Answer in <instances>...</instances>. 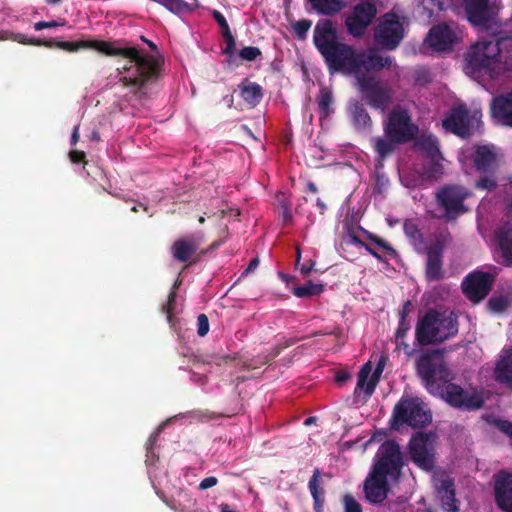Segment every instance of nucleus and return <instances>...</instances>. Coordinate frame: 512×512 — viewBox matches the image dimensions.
<instances>
[{"instance_id":"1","label":"nucleus","mask_w":512,"mask_h":512,"mask_svg":"<svg viewBox=\"0 0 512 512\" xmlns=\"http://www.w3.org/2000/svg\"><path fill=\"white\" fill-rule=\"evenodd\" d=\"M313 43L330 75L340 73L356 78L362 72H379L393 64L390 56H382L375 50L356 51L353 46L339 41L337 30L329 19L316 23Z\"/></svg>"},{"instance_id":"2","label":"nucleus","mask_w":512,"mask_h":512,"mask_svg":"<svg viewBox=\"0 0 512 512\" xmlns=\"http://www.w3.org/2000/svg\"><path fill=\"white\" fill-rule=\"evenodd\" d=\"M54 48L68 52H76L80 49H95L107 56H121L134 64L131 75L122 76L119 81L126 87L141 91L148 83H153L161 75L162 62L153 55L144 53L135 46L116 47L113 42L104 40H80L75 42L57 41L53 39Z\"/></svg>"},{"instance_id":"3","label":"nucleus","mask_w":512,"mask_h":512,"mask_svg":"<svg viewBox=\"0 0 512 512\" xmlns=\"http://www.w3.org/2000/svg\"><path fill=\"white\" fill-rule=\"evenodd\" d=\"M384 138H377L375 150L381 158L393 153L395 146L412 141L418 133L409 111L397 105L393 107L383 123Z\"/></svg>"},{"instance_id":"4","label":"nucleus","mask_w":512,"mask_h":512,"mask_svg":"<svg viewBox=\"0 0 512 512\" xmlns=\"http://www.w3.org/2000/svg\"><path fill=\"white\" fill-rule=\"evenodd\" d=\"M458 316L453 311L429 309L415 328V340L419 346L435 345L457 335Z\"/></svg>"},{"instance_id":"5","label":"nucleus","mask_w":512,"mask_h":512,"mask_svg":"<svg viewBox=\"0 0 512 512\" xmlns=\"http://www.w3.org/2000/svg\"><path fill=\"white\" fill-rule=\"evenodd\" d=\"M501 63L499 39L483 38L472 44L464 55V72L472 78L492 77L494 68Z\"/></svg>"},{"instance_id":"6","label":"nucleus","mask_w":512,"mask_h":512,"mask_svg":"<svg viewBox=\"0 0 512 512\" xmlns=\"http://www.w3.org/2000/svg\"><path fill=\"white\" fill-rule=\"evenodd\" d=\"M444 353L445 349L428 350L415 362L417 375L432 394L438 393L441 387L453 378L445 362Z\"/></svg>"},{"instance_id":"7","label":"nucleus","mask_w":512,"mask_h":512,"mask_svg":"<svg viewBox=\"0 0 512 512\" xmlns=\"http://www.w3.org/2000/svg\"><path fill=\"white\" fill-rule=\"evenodd\" d=\"M407 18L394 11L383 14L374 29V42L383 50L397 49L405 37V23Z\"/></svg>"},{"instance_id":"8","label":"nucleus","mask_w":512,"mask_h":512,"mask_svg":"<svg viewBox=\"0 0 512 512\" xmlns=\"http://www.w3.org/2000/svg\"><path fill=\"white\" fill-rule=\"evenodd\" d=\"M368 73L362 72L355 78L358 90L371 108L385 111L393 102L394 91L381 79Z\"/></svg>"},{"instance_id":"9","label":"nucleus","mask_w":512,"mask_h":512,"mask_svg":"<svg viewBox=\"0 0 512 512\" xmlns=\"http://www.w3.org/2000/svg\"><path fill=\"white\" fill-rule=\"evenodd\" d=\"M432 415L418 398H402L394 407V425H408L420 428L430 424Z\"/></svg>"},{"instance_id":"10","label":"nucleus","mask_w":512,"mask_h":512,"mask_svg":"<svg viewBox=\"0 0 512 512\" xmlns=\"http://www.w3.org/2000/svg\"><path fill=\"white\" fill-rule=\"evenodd\" d=\"M470 192L460 185H444L436 192V202L444 211V217L448 220H455L466 213L468 208L465 200Z\"/></svg>"},{"instance_id":"11","label":"nucleus","mask_w":512,"mask_h":512,"mask_svg":"<svg viewBox=\"0 0 512 512\" xmlns=\"http://www.w3.org/2000/svg\"><path fill=\"white\" fill-rule=\"evenodd\" d=\"M403 466L400 445L395 440H387L378 448L372 470L397 479Z\"/></svg>"},{"instance_id":"12","label":"nucleus","mask_w":512,"mask_h":512,"mask_svg":"<svg viewBox=\"0 0 512 512\" xmlns=\"http://www.w3.org/2000/svg\"><path fill=\"white\" fill-rule=\"evenodd\" d=\"M448 233H437L428 247L424 249L425 277L429 282L440 281L444 278L443 254L449 242Z\"/></svg>"},{"instance_id":"13","label":"nucleus","mask_w":512,"mask_h":512,"mask_svg":"<svg viewBox=\"0 0 512 512\" xmlns=\"http://www.w3.org/2000/svg\"><path fill=\"white\" fill-rule=\"evenodd\" d=\"M435 439L436 434L433 432H418L409 441L410 459L423 470L430 471L434 467L433 445Z\"/></svg>"},{"instance_id":"14","label":"nucleus","mask_w":512,"mask_h":512,"mask_svg":"<svg viewBox=\"0 0 512 512\" xmlns=\"http://www.w3.org/2000/svg\"><path fill=\"white\" fill-rule=\"evenodd\" d=\"M495 279V274L474 270L463 278L461 283L462 292L471 302L479 303L488 296Z\"/></svg>"},{"instance_id":"15","label":"nucleus","mask_w":512,"mask_h":512,"mask_svg":"<svg viewBox=\"0 0 512 512\" xmlns=\"http://www.w3.org/2000/svg\"><path fill=\"white\" fill-rule=\"evenodd\" d=\"M376 15L377 7L373 1L363 0L359 2L345 20L348 33L355 38H361Z\"/></svg>"},{"instance_id":"16","label":"nucleus","mask_w":512,"mask_h":512,"mask_svg":"<svg viewBox=\"0 0 512 512\" xmlns=\"http://www.w3.org/2000/svg\"><path fill=\"white\" fill-rule=\"evenodd\" d=\"M445 400L455 408L474 411L483 407L484 398L477 389L466 390L454 383H446Z\"/></svg>"},{"instance_id":"17","label":"nucleus","mask_w":512,"mask_h":512,"mask_svg":"<svg viewBox=\"0 0 512 512\" xmlns=\"http://www.w3.org/2000/svg\"><path fill=\"white\" fill-rule=\"evenodd\" d=\"M467 20L474 26L487 27L497 15L498 8L490 0H461Z\"/></svg>"},{"instance_id":"18","label":"nucleus","mask_w":512,"mask_h":512,"mask_svg":"<svg viewBox=\"0 0 512 512\" xmlns=\"http://www.w3.org/2000/svg\"><path fill=\"white\" fill-rule=\"evenodd\" d=\"M458 41L459 36L456 27L448 23H440L433 26L425 39L428 46L439 52L451 50Z\"/></svg>"},{"instance_id":"19","label":"nucleus","mask_w":512,"mask_h":512,"mask_svg":"<svg viewBox=\"0 0 512 512\" xmlns=\"http://www.w3.org/2000/svg\"><path fill=\"white\" fill-rule=\"evenodd\" d=\"M199 247L200 240L195 235H185L174 241L170 252L176 261L193 264L206 253L204 250L198 253Z\"/></svg>"},{"instance_id":"20","label":"nucleus","mask_w":512,"mask_h":512,"mask_svg":"<svg viewBox=\"0 0 512 512\" xmlns=\"http://www.w3.org/2000/svg\"><path fill=\"white\" fill-rule=\"evenodd\" d=\"M443 127L460 137L470 135L469 111L464 104L453 107L450 113L443 119Z\"/></svg>"},{"instance_id":"21","label":"nucleus","mask_w":512,"mask_h":512,"mask_svg":"<svg viewBox=\"0 0 512 512\" xmlns=\"http://www.w3.org/2000/svg\"><path fill=\"white\" fill-rule=\"evenodd\" d=\"M387 475L371 470L364 482L365 497L371 503H381L387 498L389 486Z\"/></svg>"},{"instance_id":"22","label":"nucleus","mask_w":512,"mask_h":512,"mask_svg":"<svg viewBox=\"0 0 512 512\" xmlns=\"http://www.w3.org/2000/svg\"><path fill=\"white\" fill-rule=\"evenodd\" d=\"M495 503L503 512H512V473L501 472L494 483Z\"/></svg>"},{"instance_id":"23","label":"nucleus","mask_w":512,"mask_h":512,"mask_svg":"<svg viewBox=\"0 0 512 512\" xmlns=\"http://www.w3.org/2000/svg\"><path fill=\"white\" fill-rule=\"evenodd\" d=\"M384 366L385 359L381 358L378 361L370 379L368 380L372 371V366L370 362L365 363L358 373V380L355 393L357 392V390H364L365 395L367 397H370L375 391V388L379 382V378L384 370Z\"/></svg>"},{"instance_id":"24","label":"nucleus","mask_w":512,"mask_h":512,"mask_svg":"<svg viewBox=\"0 0 512 512\" xmlns=\"http://www.w3.org/2000/svg\"><path fill=\"white\" fill-rule=\"evenodd\" d=\"M491 116L500 125L512 128V90L492 99Z\"/></svg>"},{"instance_id":"25","label":"nucleus","mask_w":512,"mask_h":512,"mask_svg":"<svg viewBox=\"0 0 512 512\" xmlns=\"http://www.w3.org/2000/svg\"><path fill=\"white\" fill-rule=\"evenodd\" d=\"M475 169L483 174H493L497 168V158L492 147L477 145L472 156Z\"/></svg>"},{"instance_id":"26","label":"nucleus","mask_w":512,"mask_h":512,"mask_svg":"<svg viewBox=\"0 0 512 512\" xmlns=\"http://www.w3.org/2000/svg\"><path fill=\"white\" fill-rule=\"evenodd\" d=\"M349 113L351 116L352 124L356 130L366 131L371 129L372 119L360 101L355 100L350 103Z\"/></svg>"},{"instance_id":"27","label":"nucleus","mask_w":512,"mask_h":512,"mask_svg":"<svg viewBox=\"0 0 512 512\" xmlns=\"http://www.w3.org/2000/svg\"><path fill=\"white\" fill-rule=\"evenodd\" d=\"M239 91L241 98L250 106H257L263 98L262 87L250 81L248 78H244L239 84Z\"/></svg>"},{"instance_id":"28","label":"nucleus","mask_w":512,"mask_h":512,"mask_svg":"<svg viewBox=\"0 0 512 512\" xmlns=\"http://www.w3.org/2000/svg\"><path fill=\"white\" fill-rule=\"evenodd\" d=\"M321 472L319 468H315L313 474L308 482V489L311 493V496L314 501V511L322 512L324 501H325V491L321 486L320 481Z\"/></svg>"},{"instance_id":"29","label":"nucleus","mask_w":512,"mask_h":512,"mask_svg":"<svg viewBox=\"0 0 512 512\" xmlns=\"http://www.w3.org/2000/svg\"><path fill=\"white\" fill-rule=\"evenodd\" d=\"M416 147L428 159L439 158L443 154L440 151V144L438 138L433 134H422L416 140Z\"/></svg>"},{"instance_id":"30","label":"nucleus","mask_w":512,"mask_h":512,"mask_svg":"<svg viewBox=\"0 0 512 512\" xmlns=\"http://www.w3.org/2000/svg\"><path fill=\"white\" fill-rule=\"evenodd\" d=\"M403 230L415 251L419 254H423L424 249H426L428 245L425 244L423 233L418 225L413 220H406L403 225Z\"/></svg>"},{"instance_id":"31","label":"nucleus","mask_w":512,"mask_h":512,"mask_svg":"<svg viewBox=\"0 0 512 512\" xmlns=\"http://www.w3.org/2000/svg\"><path fill=\"white\" fill-rule=\"evenodd\" d=\"M495 379L499 383L512 387V349L497 362L495 368Z\"/></svg>"},{"instance_id":"32","label":"nucleus","mask_w":512,"mask_h":512,"mask_svg":"<svg viewBox=\"0 0 512 512\" xmlns=\"http://www.w3.org/2000/svg\"><path fill=\"white\" fill-rule=\"evenodd\" d=\"M313 10L320 15L333 16L339 13L343 7V0H308Z\"/></svg>"},{"instance_id":"33","label":"nucleus","mask_w":512,"mask_h":512,"mask_svg":"<svg viewBox=\"0 0 512 512\" xmlns=\"http://www.w3.org/2000/svg\"><path fill=\"white\" fill-rule=\"evenodd\" d=\"M444 156H440L439 158H430L423 165V173L427 179L430 180H439L443 177L444 170Z\"/></svg>"},{"instance_id":"34","label":"nucleus","mask_w":512,"mask_h":512,"mask_svg":"<svg viewBox=\"0 0 512 512\" xmlns=\"http://www.w3.org/2000/svg\"><path fill=\"white\" fill-rule=\"evenodd\" d=\"M323 291V284H315L312 281H307L304 285L292 289L293 295L298 298H312L321 295Z\"/></svg>"},{"instance_id":"35","label":"nucleus","mask_w":512,"mask_h":512,"mask_svg":"<svg viewBox=\"0 0 512 512\" xmlns=\"http://www.w3.org/2000/svg\"><path fill=\"white\" fill-rule=\"evenodd\" d=\"M501 53V62L505 68L512 72V37H498Z\"/></svg>"},{"instance_id":"36","label":"nucleus","mask_w":512,"mask_h":512,"mask_svg":"<svg viewBox=\"0 0 512 512\" xmlns=\"http://www.w3.org/2000/svg\"><path fill=\"white\" fill-rule=\"evenodd\" d=\"M411 325L408 320H400L395 332V342L397 347H403L406 354L411 355L414 350H410L409 345L405 342V337L410 330Z\"/></svg>"},{"instance_id":"37","label":"nucleus","mask_w":512,"mask_h":512,"mask_svg":"<svg viewBox=\"0 0 512 512\" xmlns=\"http://www.w3.org/2000/svg\"><path fill=\"white\" fill-rule=\"evenodd\" d=\"M364 233L366 234V239L369 241L368 244L371 246L374 245L390 257H395L397 255V251L386 240L366 230Z\"/></svg>"},{"instance_id":"38","label":"nucleus","mask_w":512,"mask_h":512,"mask_svg":"<svg viewBox=\"0 0 512 512\" xmlns=\"http://www.w3.org/2000/svg\"><path fill=\"white\" fill-rule=\"evenodd\" d=\"M317 102L321 117H327L332 112L333 96L331 91L326 88L321 89Z\"/></svg>"},{"instance_id":"39","label":"nucleus","mask_w":512,"mask_h":512,"mask_svg":"<svg viewBox=\"0 0 512 512\" xmlns=\"http://www.w3.org/2000/svg\"><path fill=\"white\" fill-rule=\"evenodd\" d=\"M511 301L505 295L492 296L488 302V309L493 313H502L510 306Z\"/></svg>"},{"instance_id":"40","label":"nucleus","mask_w":512,"mask_h":512,"mask_svg":"<svg viewBox=\"0 0 512 512\" xmlns=\"http://www.w3.org/2000/svg\"><path fill=\"white\" fill-rule=\"evenodd\" d=\"M282 349L283 347L276 346L271 350L270 353L263 356H258L256 359L252 360L250 363L246 365V367L248 369H255L258 368L259 366L269 364L280 354Z\"/></svg>"},{"instance_id":"41","label":"nucleus","mask_w":512,"mask_h":512,"mask_svg":"<svg viewBox=\"0 0 512 512\" xmlns=\"http://www.w3.org/2000/svg\"><path fill=\"white\" fill-rule=\"evenodd\" d=\"M311 26L312 21L310 19H301L291 24L292 30L299 40L306 39L307 33L310 30Z\"/></svg>"},{"instance_id":"42","label":"nucleus","mask_w":512,"mask_h":512,"mask_svg":"<svg viewBox=\"0 0 512 512\" xmlns=\"http://www.w3.org/2000/svg\"><path fill=\"white\" fill-rule=\"evenodd\" d=\"M177 294L175 290H172L168 295V300L165 305L162 307V312L166 315V318L169 323H172L174 318V310L176 305Z\"/></svg>"},{"instance_id":"43","label":"nucleus","mask_w":512,"mask_h":512,"mask_svg":"<svg viewBox=\"0 0 512 512\" xmlns=\"http://www.w3.org/2000/svg\"><path fill=\"white\" fill-rule=\"evenodd\" d=\"M261 55V50L255 46H246L239 51V57L245 61H254Z\"/></svg>"},{"instance_id":"44","label":"nucleus","mask_w":512,"mask_h":512,"mask_svg":"<svg viewBox=\"0 0 512 512\" xmlns=\"http://www.w3.org/2000/svg\"><path fill=\"white\" fill-rule=\"evenodd\" d=\"M497 186L496 179L492 176V174L485 175L476 181L475 187L481 190L491 191L495 189Z\"/></svg>"},{"instance_id":"45","label":"nucleus","mask_w":512,"mask_h":512,"mask_svg":"<svg viewBox=\"0 0 512 512\" xmlns=\"http://www.w3.org/2000/svg\"><path fill=\"white\" fill-rule=\"evenodd\" d=\"M212 16H213L214 20L217 22V24L219 25V27L221 29L222 36L232 34L226 18L220 11L214 10L212 12Z\"/></svg>"},{"instance_id":"46","label":"nucleus","mask_w":512,"mask_h":512,"mask_svg":"<svg viewBox=\"0 0 512 512\" xmlns=\"http://www.w3.org/2000/svg\"><path fill=\"white\" fill-rule=\"evenodd\" d=\"M343 504L345 512H362L361 505L356 501V499L351 494H346L343 497Z\"/></svg>"},{"instance_id":"47","label":"nucleus","mask_w":512,"mask_h":512,"mask_svg":"<svg viewBox=\"0 0 512 512\" xmlns=\"http://www.w3.org/2000/svg\"><path fill=\"white\" fill-rule=\"evenodd\" d=\"M492 424L503 434L512 439V422L505 419H494Z\"/></svg>"},{"instance_id":"48","label":"nucleus","mask_w":512,"mask_h":512,"mask_svg":"<svg viewBox=\"0 0 512 512\" xmlns=\"http://www.w3.org/2000/svg\"><path fill=\"white\" fill-rule=\"evenodd\" d=\"M209 332V320L206 314H199L197 317V334L204 337Z\"/></svg>"},{"instance_id":"49","label":"nucleus","mask_w":512,"mask_h":512,"mask_svg":"<svg viewBox=\"0 0 512 512\" xmlns=\"http://www.w3.org/2000/svg\"><path fill=\"white\" fill-rule=\"evenodd\" d=\"M66 24V21L63 20L62 22H58L56 20L52 21H39L34 24V29L37 31H40L42 29L46 28H55L58 26H64Z\"/></svg>"},{"instance_id":"50","label":"nucleus","mask_w":512,"mask_h":512,"mask_svg":"<svg viewBox=\"0 0 512 512\" xmlns=\"http://www.w3.org/2000/svg\"><path fill=\"white\" fill-rule=\"evenodd\" d=\"M226 42V47L223 51L224 54L232 55L236 49V41L232 34L223 36Z\"/></svg>"},{"instance_id":"51","label":"nucleus","mask_w":512,"mask_h":512,"mask_svg":"<svg viewBox=\"0 0 512 512\" xmlns=\"http://www.w3.org/2000/svg\"><path fill=\"white\" fill-rule=\"evenodd\" d=\"M218 484V479L214 476L204 478L198 485L199 490H206Z\"/></svg>"},{"instance_id":"52","label":"nucleus","mask_w":512,"mask_h":512,"mask_svg":"<svg viewBox=\"0 0 512 512\" xmlns=\"http://www.w3.org/2000/svg\"><path fill=\"white\" fill-rule=\"evenodd\" d=\"M28 45L33 46H45L47 48H54L53 39H38V38H30Z\"/></svg>"},{"instance_id":"53","label":"nucleus","mask_w":512,"mask_h":512,"mask_svg":"<svg viewBox=\"0 0 512 512\" xmlns=\"http://www.w3.org/2000/svg\"><path fill=\"white\" fill-rule=\"evenodd\" d=\"M413 304L410 300H407L403 303L401 310L399 311V319L400 320H408L407 317L412 310Z\"/></svg>"},{"instance_id":"54","label":"nucleus","mask_w":512,"mask_h":512,"mask_svg":"<svg viewBox=\"0 0 512 512\" xmlns=\"http://www.w3.org/2000/svg\"><path fill=\"white\" fill-rule=\"evenodd\" d=\"M69 157L71 162L75 164L85 162V153L83 151L72 150L69 153Z\"/></svg>"},{"instance_id":"55","label":"nucleus","mask_w":512,"mask_h":512,"mask_svg":"<svg viewBox=\"0 0 512 512\" xmlns=\"http://www.w3.org/2000/svg\"><path fill=\"white\" fill-rule=\"evenodd\" d=\"M442 488L445 491V495L448 499L455 501V493L453 489V484L451 482L445 481L442 483Z\"/></svg>"},{"instance_id":"56","label":"nucleus","mask_w":512,"mask_h":512,"mask_svg":"<svg viewBox=\"0 0 512 512\" xmlns=\"http://www.w3.org/2000/svg\"><path fill=\"white\" fill-rule=\"evenodd\" d=\"M282 220L284 224H290L292 222V213L288 206L283 205L282 206V213H281Z\"/></svg>"},{"instance_id":"57","label":"nucleus","mask_w":512,"mask_h":512,"mask_svg":"<svg viewBox=\"0 0 512 512\" xmlns=\"http://www.w3.org/2000/svg\"><path fill=\"white\" fill-rule=\"evenodd\" d=\"M314 266H315V261L310 260L307 263L301 265L300 272L304 276H308L310 274V272L313 270Z\"/></svg>"},{"instance_id":"58","label":"nucleus","mask_w":512,"mask_h":512,"mask_svg":"<svg viewBox=\"0 0 512 512\" xmlns=\"http://www.w3.org/2000/svg\"><path fill=\"white\" fill-rule=\"evenodd\" d=\"M157 435H151L146 443L147 456L153 455L154 445L156 443Z\"/></svg>"},{"instance_id":"59","label":"nucleus","mask_w":512,"mask_h":512,"mask_svg":"<svg viewBox=\"0 0 512 512\" xmlns=\"http://www.w3.org/2000/svg\"><path fill=\"white\" fill-rule=\"evenodd\" d=\"M10 39L24 45H28V42L30 40L26 37V35L21 33L11 34Z\"/></svg>"},{"instance_id":"60","label":"nucleus","mask_w":512,"mask_h":512,"mask_svg":"<svg viewBox=\"0 0 512 512\" xmlns=\"http://www.w3.org/2000/svg\"><path fill=\"white\" fill-rule=\"evenodd\" d=\"M365 249L369 254H371L373 257H375L378 261H380V262L384 261L382 255L380 253H378V251L374 247H372L370 244L365 245Z\"/></svg>"},{"instance_id":"61","label":"nucleus","mask_w":512,"mask_h":512,"mask_svg":"<svg viewBox=\"0 0 512 512\" xmlns=\"http://www.w3.org/2000/svg\"><path fill=\"white\" fill-rule=\"evenodd\" d=\"M259 265V259L253 258L251 259L250 263L248 264L247 268L244 270V274H249L253 272Z\"/></svg>"},{"instance_id":"62","label":"nucleus","mask_w":512,"mask_h":512,"mask_svg":"<svg viewBox=\"0 0 512 512\" xmlns=\"http://www.w3.org/2000/svg\"><path fill=\"white\" fill-rule=\"evenodd\" d=\"M350 378V374L348 372H345V371H341V372H338L336 374V382L338 383H344L346 382L348 379Z\"/></svg>"},{"instance_id":"63","label":"nucleus","mask_w":512,"mask_h":512,"mask_svg":"<svg viewBox=\"0 0 512 512\" xmlns=\"http://www.w3.org/2000/svg\"><path fill=\"white\" fill-rule=\"evenodd\" d=\"M350 238H351V242L353 244H356V245H361L365 248V245H367L368 243H365L364 241H362L355 233H351L350 235Z\"/></svg>"},{"instance_id":"64","label":"nucleus","mask_w":512,"mask_h":512,"mask_svg":"<svg viewBox=\"0 0 512 512\" xmlns=\"http://www.w3.org/2000/svg\"><path fill=\"white\" fill-rule=\"evenodd\" d=\"M78 141H79V127L75 126L72 136H71V145H73V146L76 145Z\"/></svg>"}]
</instances>
